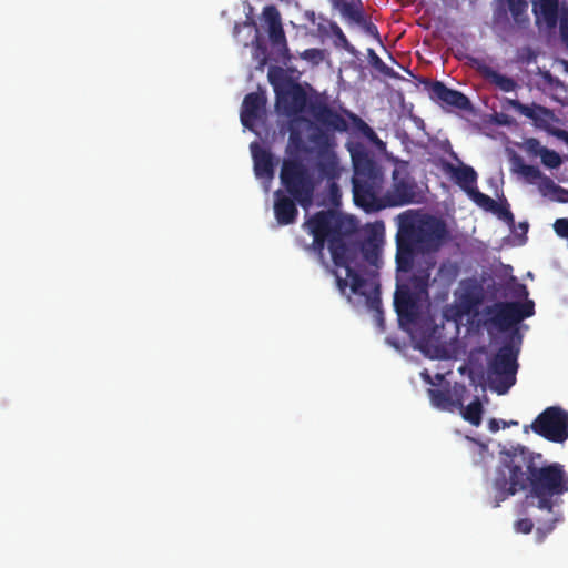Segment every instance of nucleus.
Masks as SVG:
<instances>
[{"label":"nucleus","mask_w":568,"mask_h":568,"mask_svg":"<svg viewBox=\"0 0 568 568\" xmlns=\"http://www.w3.org/2000/svg\"><path fill=\"white\" fill-rule=\"evenodd\" d=\"M305 227L313 236V248L323 253L325 243L336 267L345 270V277L336 275L337 287L342 293L349 286L353 294H365L363 286L366 280L362 275L358 257L376 268L382 263L383 233L373 227L362 241H355L352 225L334 211H320L312 215Z\"/></svg>","instance_id":"obj_1"},{"label":"nucleus","mask_w":568,"mask_h":568,"mask_svg":"<svg viewBox=\"0 0 568 568\" xmlns=\"http://www.w3.org/2000/svg\"><path fill=\"white\" fill-rule=\"evenodd\" d=\"M536 459H541V455H535L524 446L500 452L491 479L494 507L528 488L531 496H559L568 491V475L564 466L558 463L538 466Z\"/></svg>","instance_id":"obj_2"},{"label":"nucleus","mask_w":568,"mask_h":568,"mask_svg":"<svg viewBox=\"0 0 568 568\" xmlns=\"http://www.w3.org/2000/svg\"><path fill=\"white\" fill-rule=\"evenodd\" d=\"M352 160L353 196L357 206L372 212L385 206H402L415 202L417 185L409 175L406 164H399L394 169L392 187L381 197L385 182L382 166L365 151L354 153Z\"/></svg>","instance_id":"obj_3"},{"label":"nucleus","mask_w":568,"mask_h":568,"mask_svg":"<svg viewBox=\"0 0 568 568\" xmlns=\"http://www.w3.org/2000/svg\"><path fill=\"white\" fill-rule=\"evenodd\" d=\"M274 91L275 106L280 114L294 119L306 110L316 123L326 129L337 132H345L348 129L346 120L326 102L308 101L307 93L301 84L287 82L282 87H275Z\"/></svg>","instance_id":"obj_4"},{"label":"nucleus","mask_w":568,"mask_h":568,"mask_svg":"<svg viewBox=\"0 0 568 568\" xmlns=\"http://www.w3.org/2000/svg\"><path fill=\"white\" fill-rule=\"evenodd\" d=\"M514 295L525 298L524 302H499L490 311V323L505 333L503 344L496 355H518L523 343V335L518 324L535 314V303L528 298L525 284H516Z\"/></svg>","instance_id":"obj_5"},{"label":"nucleus","mask_w":568,"mask_h":568,"mask_svg":"<svg viewBox=\"0 0 568 568\" xmlns=\"http://www.w3.org/2000/svg\"><path fill=\"white\" fill-rule=\"evenodd\" d=\"M398 231L407 237L420 254L438 252L449 240L446 223L430 214L403 213Z\"/></svg>","instance_id":"obj_6"},{"label":"nucleus","mask_w":568,"mask_h":568,"mask_svg":"<svg viewBox=\"0 0 568 568\" xmlns=\"http://www.w3.org/2000/svg\"><path fill=\"white\" fill-rule=\"evenodd\" d=\"M280 181L284 192L294 197L301 207L308 210L312 206L318 181L303 159L285 158L281 165Z\"/></svg>","instance_id":"obj_7"},{"label":"nucleus","mask_w":568,"mask_h":568,"mask_svg":"<svg viewBox=\"0 0 568 568\" xmlns=\"http://www.w3.org/2000/svg\"><path fill=\"white\" fill-rule=\"evenodd\" d=\"M413 339L416 343L415 348L424 355H452L450 346L457 342L458 336L445 323L429 317L417 324Z\"/></svg>","instance_id":"obj_8"},{"label":"nucleus","mask_w":568,"mask_h":568,"mask_svg":"<svg viewBox=\"0 0 568 568\" xmlns=\"http://www.w3.org/2000/svg\"><path fill=\"white\" fill-rule=\"evenodd\" d=\"M332 129L314 126V132L308 135V141L317 149L316 169L320 178L326 181L338 180L342 168L338 156L334 151L336 145Z\"/></svg>","instance_id":"obj_9"},{"label":"nucleus","mask_w":568,"mask_h":568,"mask_svg":"<svg viewBox=\"0 0 568 568\" xmlns=\"http://www.w3.org/2000/svg\"><path fill=\"white\" fill-rule=\"evenodd\" d=\"M535 434L552 443L568 439V412L559 406H550L542 410L532 422Z\"/></svg>","instance_id":"obj_10"},{"label":"nucleus","mask_w":568,"mask_h":568,"mask_svg":"<svg viewBox=\"0 0 568 568\" xmlns=\"http://www.w3.org/2000/svg\"><path fill=\"white\" fill-rule=\"evenodd\" d=\"M518 357H491L488 363L487 382L498 395H505L516 383Z\"/></svg>","instance_id":"obj_11"},{"label":"nucleus","mask_w":568,"mask_h":568,"mask_svg":"<svg viewBox=\"0 0 568 568\" xmlns=\"http://www.w3.org/2000/svg\"><path fill=\"white\" fill-rule=\"evenodd\" d=\"M467 387L458 382H446L440 388H428L427 394L433 407L442 412L455 413L467 396Z\"/></svg>","instance_id":"obj_12"},{"label":"nucleus","mask_w":568,"mask_h":568,"mask_svg":"<svg viewBox=\"0 0 568 568\" xmlns=\"http://www.w3.org/2000/svg\"><path fill=\"white\" fill-rule=\"evenodd\" d=\"M394 307L402 324H415L418 318V301L406 286L398 287L394 295Z\"/></svg>","instance_id":"obj_13"},{"label":"nucleus","mask_w":568,"mask_h":568,"mask_svg":"<svg viewBox=\"0 0 568 568\" xmlns=\"http://www.w3.org/2000/svg\"><path fill=\"white\" fill-rule=\"evenodd\" d=\"M338 12L346 22L359 26L366 34L373 37L374 39H379L378 29L366 17L361 0H349V3L344 4L343 8L338 10Z\"/></svg>","instance_id":"obj_14"},{"label":"nucleus","mask_w":568,"mask_h":568,"mask_svg":"<svg viewBox=\"0 0 568 568\" xmlns=\"http://www.w3.org/2000/svg\"><path fill=\"white\" fill-rule=\"evenodd\" d=\"M264 92H251L245 95L241 109V122L243 126L253 130L256 120L261 119L266 105Z\"/></svg>","instance_id":"obj_15"},{"label":"nucleus","mask_w":568,"mask_h":568,"mask_svg":"<svg viewBox=\"0 0 568 568\" xmlns=\"http://www.w3.org/2000/svg\"><path fill=\"white\" fill-rule=\"evenodd\" d=\"M428 93L434 101L443 102L460 110H468L470 108V101L464 93L447 88L440 81L430 82Z\"/></svg>","instance_id":"obj_16"},{"label":"nucleus","mask_w":568,"mask_h":568,"mask_svg":"<svg viewBox=\"0 0 568 568\" xmlns=\"http://www.w3.org/2000/svg\"><path fill=\"white\" fill-rule=\"evenodd\" d=\"M297 202L282 190L274 192V215L280 225H290L296 222L298 216Z\"/></svg>","instance_id":"obj_17"},{"label":"nucleus","mask_w":568,"mask_h":568,"mask_svg":"<svg viewBox=\"0 0 568 568\" xmlns=\"http://www.w3.org/2000/svg\"><path fill=\"white\" fill-rule=\"evenodd\" d=\"M251 152L254 161V173L260 179H273L275 162L273 154L263 149L257 142L251 144Z\"/></svg>","instance_id":"obj_18"},{"label":"nucleus","mask_w":568,"mask_h":568,"mask_svg":"<svg viewBox=\"0 0 568 568\" xmlns=\"http://www.w3.org/2000/svg\"><path fill=\"white\" fill-rule=\"evenodd\" d=\"M416 254H420L417 247L399 231L396 234V265L398 271L408 272L414 266Z\"/></svg>","instance_id":"obj_19"},{"label":"nucleus","mask_w":568,"mask_h":568,"mask_svg":"<svg viewBox=\"0 0 568 568\" xmlns=\"http://www.w3.org/2000/svg\"><path fill=\"white\" fill-rule=\"evenodd\" d=\"M532 12L537 23L544 21L547 28L554 29L559 19V0H536Z\"/></svg>","instance_id":"obj_20"},{"label":"nucleus","mask_w":568,"mask_h":568,"mask_svg":"<svg viewBox=\"0 0 568 568\" xmlns=\"http://www.w3.org/2000/svg\"><path fill=\"white\" fill-rule=\"evenodd\" d=\"M300 123L306 124L307 128L310 130H312V132H314V126L323 128L321 124H318V123L316 124L305 116H297V118L291 119L288 146H287V153L290 154L288 156H293L290 152L291 148H294L296 151H306V146H305V142L302 136V132L297 126V124H300Z\"/></svg>","instance_id":"obj_21"},{"label":"nucleus","mask_w":568,"mask_h":568,"mask_svg":"<svg viewBox=\"0 0 568 568\" xmlns=\"http://www.w3.org/2000/svg\"><path fill=\"white\" fill-rule=\"evenodd\" d=\"M477 69L487 81L503 92H513L518 88V83L515 79L499 73L489 65L481 64L478 65Z\"/></svg>","instance_id":"obj_22"},{"label":"nucleus","mask_w":568,"mask_h":568,"mask_svg":"<svg viewBox=\"0 0 568 568\" xmlns=\"http://www.w3.org/2000/svg\"><path fill=\"white\" fill-rule=\"evenodd\" d=\"M449 172L455 182L467 193L475 189L477 182V173L469 165L454 166L449 165Z\"/></svg>","instance_id":"obj_23"},{"label":"nucleus","mask_w":568,"mask_h":568,"mask_svg":"<svg viewBox=\"0 0 568 568\" xmlns=\"http://www.w3.org/2000/svg\"><path fill=\"white\" fill-rule=\"evenodd\" d=\"M506 102L511 109H514L521 115H525L526 118L534 120L535 122L544 120L542 116L549 118L551 115V111L549 109L536 103L527 105L516 99H507Z\"/></svg>","instance_id":"obj_24"},{"label":"nucleus","mask_w":568,"mask_h":568,"mask_svg":"<svg viewBox=\"0 0 568 568\" xmlns=\"http://www.w3.org/2000/svg\"><path fill=\"white\" fill-rule=\"evenodd\" d=\"M463 311L459 308L457 303L447 304L443 307L440 322L445 323L446 326L455 334L459 335V326L464 318Z\"/></svg>","instance_id":"obj_25"},{"label":"nucleus","mask_w":568,"mask_h":568,"mask_svg":"<svg viewBox=\"0 0 568 568\" xmlns=\"http://www.w3.org/2000/svg\"><path fill=\"white\" fill-rule=\"evenodd\" d=\"M457 410L460 413L462 417L473 426L478 427L481 424L484 407L478 397H475L474 400L466 406L464 402H462V407H458Z\"/></svg>","instance_id":"obj_26"},{"label":"nucleus","mask_w":568,"mask_h":568,"mask_svg":"<svg viewBox=\"0 0 568 568\" xmlns=\"http://www.w3.org/2000/svg\"><path fill=\"white\" fill-rule=\"evenodd\" d=\"M368 286V283L363 286V291L365 294H361L362 296L366 297V305L369 311L375 313V318L378 322V324L383 323V310H382V301L379 296V285L374 284L372 287V291L368 293L366 291V287Z\"/></svg>","instance_id":"obj_27"},{"label":"nucleus","mask_w":568,"mask_h":568,"mask_svg":"<svg viewBox=\"0 0 568 568\" xmlns=\"http://www.w3.org/2000/svg\"><path fill=\"white\" fill-rule=\"evenodd\" d=\"M506 2L513 19L517 24L525 26L529 22V17L527 14V0H506Z\"/></svg>","instance_id":"obj_28"},{"label":"nucleus","mask_w":568,"mask_h":568,"mask_svg":"<svg viewBox=\"0 0 568 568\" xmlns=\"http://www.w3.org/2000/svg\"><path fill=\"white\" fill-rule=\"evenodd\" d=\"M515 164L516 171L521 174L529 183H534L542 175L541 171L537 166L526 164L520 158L516 159Z\"/></svg>","instance_id":"obj_29"},{"label":"nucleus","mask_w":568,"mask_h":568,"mask_svg":"<svg viewBox=\"0 0 568 568\" xmlns=\"http://www.w3.org/2000/svg\"><path fill=\"white\" fill-rule=\"evenodd\" d=\"M468 363L459 367L462 374H468L471 385H477L484 378V372L481 366L475 365L473 362L474 357H468ZM478 359V357H475Z\"/></svg>","instance_id":"obj_30"},{"label":"nucleus","mask_w":568,"mask_h":568,"mask_svg":"<svg viewBox=\"0 0 568 568\" xmlns=\"http://www.w3.org/2000/svg\"><path fill=\"white\" fill-rule=\"evenodd\" d=\"M490 212L497 215L499 220L506 222L509 226L515 225V217L511 211L509 210V205L505 200V203H499L495 201V204L489 209Z\"/></svg>","instance_id":"obj_31"},{"label":"nucleus","mask_w":568,"mask_h":568,"mask_svg":"<svg viewBox=\"0 0 568 568\" xmlns=\"http://www.w3.org/2000/svg\"><path fill=\"white\" fill-rule=\"evenodd\" d=\"M263 19L268 28L282 24L280 11L273 4L263 9Z\"/></svg>","instance_id":"obj_32"},{"label":"nucleus","mask_w":568,"mask_h":568,"mask_svg":"<svg viewBox=\"0 0 568 568\" xmlns=\"http://www.w3.org/2000/svg\"><path fill=\"white\" fill-rule=\"evenodd\" d=\"M368 57L372 65L384 75L393 77L395 72L389 68L373 49H368Z\"/></svg>","instance_id":"obj_33"},{"label":"nucleus","mask_w":568,"mask_h":568,"mask_svg":"<svg viewBox=\"0 0 568 568\" xmlns=\"http://www.w3.org/2000/svg\"><path fill=\"white\" fill-rule=\"evenodd\" d=\"M540 159L542 164L549 169H557L562 162L560 155L556 151L547 148L542 151Z\"/></svg>","instance_id":"obj_34"},{"label":"nucleus","mask_w":568,"mask_h":568,"mask_svg":"<svg viewBox=\"0 0 568 568\" xmlns=\"http://www.w3.org/2000/svg\"><path fill=\"white\" fill-rule=\"evenodd\" d=\"M268 38L271 43L275 47L286 45L285 32L282 24L268 28Z\"/></svg>","instance_id":"obj_35"},{"label":"nucleus","mask_w":568,"mask_h":568,"mask_svg":"<svg viewBox=\"0 0 568 568\" xmlns=\"http://www.w3.org/2000/svg\"><path fill=\"white\" fill-rule=\"evenodd\" d=\"M473 200L483 209H485L486 211H489V209L491 207V205L495 204V200L491 199L490 196L479 192L476 187L473 189L469 193H468Z\"/></svg>","instance_id":"obj_36"},{"label":"nucleus","mask_w":568,"mask_h":568,"mask_svg":"<svg viewBox=\"0 0 568 568\" xmlns=\"http://www.w3.org/2000/svg\"><path fill=\"white\" fill-rule=\"evenodd\" d=\"M478 298H476L475 296L470 294H464L460 297L459 303H457V305L463 311V314L467 315L478 304Z\"/></svg>","instance_id":"obj_37"},{"label":"nucleus","mask_w":568,"mask_h":568,"mask_svg":"<svg viewBox=\"0 0 568 568\" xmlns=\"http://www.w3.org/2000/svg\"><path fill=\"white\" fill-rule=\"evenodd\" d=\"M478 298H476L475 296L470 294H464L460 297L459 303H457V305L463 311V314L467 315L478 304Z\"/></svg>","instance_id":"obj_38"},{"label":"nucleus","mask_w":568,"mask_h":568,"mask_svg":"<svg viewBox=\"0 0 568 568\" xmlns=\"http://www.w3.org/2000/svg\"><path fill=\"white\" fill-rule=\"evenodd\" d=\"M525 146L528 153L532 155H541L542 151L546 149L542 146L538 139L536 138H529L525 141Z\"/></svg>","instance_id":"obj_39"},{"label":"nucleus","mask_w":568,"mask_h":568,"mask_svg":"<svg viewBox=\"0 0 568 568\" xmlns=\"http://www.w3.org/2000/svg\"><path fill=\"white\" fill-rule=\"evenodd\" d=\"M540 180L541 182L539 184V189L544 194H546L547 192L562 191V189L559 185H557L550 178L541 175Z\"/></svg>","instance_id":"obj_40"},{"label":"nucleus","mask_w":568,"mask_h":568,"mask_svg":"<svg viewBox=\"0 0 568 568\" xmlns=\"http://www.w3.org/2000/svg\"><path fill=\"white\" fill-rule=\"evenodd\" d=\"M554 230L558 236L568 240V219H557L554 223Z\"/></svg>","instance_id":"obj_41"},{"label":"nucleus","mask_w":568,"mask_h":568,"mask_svg":"<svg viewBox=\"0 0 568 568\" xmlns=\"http://www.w3.org/2000/svg\"><path fill=\"white\" fill-rule=\"evenodd\" d=\"M534 528V523L529 518H523L515 523V529L517 532L529 534Z\"/></svg>","instance_id":"obj_42"},{"label":"nucleus","mask_w":568,"mask_h":568,"mask_svg":"<svg viewBox=\"0 0 568 568\" xmlns=\"http://www.w3.org/2000/svg\"><path fill=\"white\" fill-rule=\"evenodd\" d=\"M538 499L537 507L541 510H547L548 513L552 511L554 504L551 498L554 496L550 495H542V496H535Z\"/></svg>","instance_id":"obj_43"},{"label":"nucleus","mask_w":568,"mask_h":568,"mask_svg":"<svg viewBox=\"0 0 568 568\" xmlns=\"http://www.w3.org/2000/svg\"><path fill=\"white\" fill-rule=\"evenodd\" d=\"M332 30H333V33L335 34V37L343 43L344 48L347 51H351V44H349L346 36L342 31V29L336 23H334L332 26Z\"/></svg>","instance_id":"obj_44"},{"label":"nucleus","mask_w":568,"mask_h":568,"mask_svg":"<svg viewBox=\"0 0 568 568\" xmlns=\"http://www.w3.org/2000/svg\"><path fill=\"white\" fill-rule=\"evenodd\" d=\"M328 184V192L333 201L338 199L341 196V190L337 184V180L327 181Z\"/></svg>","instance_id":"obj_45"},{"label":"nucleus","mask_w":568,"mask_h":568,"mask_svg":"<svg viewBox=\"0 0 568 568\" xmlns=\"http://www.w3.org/2000/svg\"><path fill=\"white\" fill-rule=\"evenodd\" d=\"M358 122H359L358 129L363 132L364 135H366L369 139L376 138V133L367 123H365L361 119H358Z\"/></svg>","instance_id":"obj_46"},{"label":"nucleus","mask_w":568,"mask_h":568,"mask_svg":"<svg viewBox=\"0 0 568 568\" xmlns=\"http://www.w3.org/2000/svg\"><path fill=\"white\" fill-rule=\"evenodd\" d=\"M500 423L503 424V427H507L509 424L505 420H498L496 418H491L489 419L488 422V429L491 432V433H496L500 429Z\"/></svg>","instance_id":"obj_47"},{"label":"nucleus","mask_w":568,"mask_h":568,"mask_svg":"<svg viewBox=\"0 0 568 568\" xmlns=\"http://www.w3.org/2000/svg\"><path fill=\"white\" fill-rule=\"evenodd\" d=\"M328 2L331 3L332 9L336 11L341 10L344 4L349 3L348 0H328Z\"/></svg>","instance_id":"obj_48"},{"label":"nucleus","mask_w":568,"mask_h":568,"mask_svg":"<svg viewBox=\"0 0 568 568\" xmlns=\"http://www.w3.org/2000/svg\"><path fill=\"white\" fill-rule=\"evenodd\" d=\"M321 57L322 52L318 49H310L304 52V58L315 59Z\"/></svg>","instance_id":"obj_49"},{"label":"nucleus","mask_w":568,"mask_h":568,"mask_svg":"<svg viewBox=\"0 0 568 568\" xmlns=\"http://www.w3.org/2000/svg\"><path fill=\"white\" fill-rule=\"evenodd\" d=\"M560 31H561L562 40H564L566 43H568V24L562 23V24H561V28H560Z\"/></svg>","instance_id":"obj_50"},{"label":"nucleus","mask_w":568,"mask_h":568,"mask_svg":"<svg viewBox=\"0 0 568 568\" xmlns=\"http://www.w3.org/2000/svg\"><path fill=\"white\" fill-rule=\"evenodd\" d=\"M519 227H520V230H521L524 233H527V231H528V224H527L526 222L520 223V224H519Z\"/></svg>","instance_id":"obj_51"},{"label":"nucleus","mask_w":568,"mask_h":568,"mask_svg":"<svg viewBox=\"0 0 568 568\" xmlns=\"http://www.w3.org/2000/svg\"><path fill=\"white\" fill-rule=\"evenodd\" d=\"M430 359H458L459 357H448V356H445V357H429Z\"/></svg>","instance_id":"obj_52"},{"label":"nucleus","mask_w":568,"mask_h":568,"mask_svg":"<svg viewBox=\"0 0 568 568\" xmlns=\"http://www.w3.org/2000/svg\"><path fill=\"white\" fill-rule=\"evenodd\" d=\"M423 375H424L425 379H426L428 383L434 384V383L432 382V379H430V376H429V375H427V374H423Z\"/></svg>","instance_id":"obj_53"},{"label":"nucleus","mask_w":568,"mask_h":568,"mask_svg":"<svg viewBox=\"0 0 568 568\" xmlns=\"http://www.w3.org/2000/svg\"><path fill=\"white\" fill-rule=\"evenodd\" d=\"M480 452L481 453H487V446L486 445H481L480 446Z\"/></svg>","instance_id":"obj_54"},{"label":"nucleus","mask_w":568,"mask_h":568,"mask_svg":"<svg viewBox=\"0 0 568 568\" xmlns=\"http://www.w3.org/2000/svg\"><path fill=\"white\" fill-rule=\"evenodd\" d=\"M436 378H438V379L443 381V379H444V376H443V375H440V374H437V375H436Z\"/></svg>","instance_id":"obj_55"},{"label":"nucleus","mask_w":568,"mask_h":568,"mask_svg":"<svg viewBox=\"0 0 568 568\" xmlns=\"http://www.w3.org/2000/svg\"><path fill=\"white\" fill-rule=\"evenodd\" d=\"M476 352H478V353H485V351H484L483 348L477 349Z\"/></svg>","instance_id":"obj_56"}]
</instances>
